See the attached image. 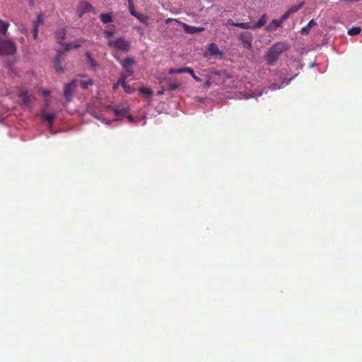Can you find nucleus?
<instances>
[{"mask_svg":"<svg viewBox=\"0 0 362 362\" xmlns=\"http://www.w3.org/2000/svg\"><path fill=\"white\" fill-rule=\"evenodd\" d=\"M8 24H0V56H9L16 53V45L11 40H7L5 35Z\"/></svg>","mask_w":362,"mask_h":362,"instance_id":"1","label":"nucleus"},{"mask_svg":"<svg viewBox=\"0 0 362 362\" xmlns=\"http://www.w3.org/2000/svg\"><path fill=\"white\" fill-rule=\"evenodd\" d=\"M287 50V45L284 42H276L266 52L265 59L267 64L272 65L277 61L278 57Z\"/></svg>","mask_w":362,"mask_h":362,"instance_id":"2","label":"nucleus"},{"mask_svg":"<svg viewBox=\"0 0 362 362\" xmlns=\"http://www.w3.org/2000/svg\"><path fill=\"white\" fill-rule=\"evenodd\" d=\"M79 47H81V44L78 42L65 44V45H64L63 50H58V52H57V56L56 58H54V70H56L57 73L64 72V68L60 65V62L62 60V57L64 53L69 51L71 48L76 49Z\"/></svg>","mask_w":362,"mask_h":362,"instance_id":"3","label":"nucleus"},{"mask_svg":"<svg viewBox=\"0 0 362 362\" xmlns=\"http://www.w3.org/2000/svg\"><path fill=\"white\" fill-rule=\"evenodd\" d=\"M108 47L120 52L127 53L129 50V42L123 37H118L115 40H110L107 42Z\"/></svg>","mask_w":362,"mask_h":362,"instance_id":"4","label":"nucleus"},{"mask_svg":"<svg viewBox=\"0 0 362 362\" xmlns=\"http://www.w3.org/2000/svg\"><path fill=\"white\" fill-rule=\"evenodd\" d=\"M121 65H122V69L124 70V72L121 74L122 75H133V69L132 66L135 64V61L132 57H127L122 61H119Z\"/></svg>","mask_w":362,"mask_h":362,"instance_id":"5","label":"nucleus"},{"mask_svg":"<svg viewBox=\"0 0 362 362\" xmlns=\"http://www.w3.org/2000/svg\"><path fill=\"white\" fill-rule=\"evenodd\" d=\"M18 97L21 98V104L23 106L28 107L30 105L31 102L35 100V97L32 94L28 93L27 90L24 88L19 90Z\"/></svg>","mask_w":362,"mask_h":362,"instance_id":"6","label":"nucleus"},{"mask_svg":"<svg viewBox=\"0 0 362 362\" xmlns=\"http://www.w3.org/2000/svg\"><path fill=\"white\" fill-rule=\"evenodd\" d=\"M93 10L90 4L86 1H81L77 8V13L79 16H82L84 13L90 12Z\"/></svg>","mask_w":362,"mask_h":362,"instance_id":"7","label":"nucleus"},{"mask_svg":"<svg viewBox=\"0 0 362 362\" xmlns=\"http://www.w3.org/2000/svg\"><path fill=\"white\" fill-rule=\"evenodd\" d=\"M208 53L211 57H218L221 58L223 56V52L218 49V46L214 42H211L208 45Z\"/></svg>","mask_w":362,"mask_h":362,"instance_id":"8","label":"nucleus"},{"mask_svg":"<svg viewBox=\"0 0 362 362\" xmlns=\"http://www.w3.org/2000/svg\"><path fill=\"white\" fill-rule=\"evenodd\" d=\"M75 81H73L65 85V88H64V97H65L67 101H70V98L75 88Z\"/></svg>","mask_w":362,"mask_h":362,"instance_id":"9","label":"nucleus"},{"mask_svg":"<svg viewBox=\"0 0 362 362\" xmlns=\"http://www.w3.org/2000/svg\"><path fill=\"white\" fill-rule=\"evenodd\" d=\"M182 28H184V31H185V33H189V34L193 35V34H195L197 33L204 30V28L202 26H199V27L191 26L189 24H182Z\"/></svg>","mask_w":362,"mask_h":362,"instance_id":"10","label":"nucleus"},{"mask_svg":"<svg viewBox=\"0 0 362 362\" xmlns=\"http://www.w3.org/2000/svg\"><path fill=\"white\" fill-rule=\"evenodd\" d=\"M184 73H187L189 75H192L194 74V71L190 67L170 69L169 70V74H182Z\"/></svg>","mask_w":362,"mask_h":362,"instance_id":"11","label":"nucleus"},{"mask_svg":"<svg viewBox=\"0 0 362 362\" xmlns=\"http://www.w3.org/2000/svg\"><path fill=\"white\" fill-rule=\"evenodd\" d=\"M302 6V4H300L298 5L293 6H291L280 18V21H286L288 17L291 14L300 9V8Z\"/></svg>","mask_w":362,"mask_h":362,"instance_id":"12","label":"nucleus"},{"mask_svg":"<svg viewBox=\"0 0 362 362\" xmlns=\"http://www.w3.org/2000/svg\"><path fill=\"white\" fill-rule=\"evenodd\" d=\"M233 26H238L244 29H257L260 28L263 24H232Z\"/></svg>","mask_w":362,"mask_h":362,"instance_id":"13","label":"nucleus"},{"mask_svg":"<svg viewBox=\"0 0 362 362\" xmlns=\"http://www.w3.org/2000/svg\"><path fill=\"white\" fill-rule=\"evenodd\" d=\"M42 117L45 119L47 122H48L49 124H52L53 123V121H54L55 119V114L54 113H47L46 112H42Z\"/></svg>","mask_w":362,"mask_h":362,"instance_id":"14","label":"nucleus"},{"mask_svg":"<svg viewBox=\"0 0 362 362\" xmlns=\"http://www.w3.org/2000/svg\"><path fill=\"white\" fill-rule=\"evenodd\" d=\"M64 36H66V31L64 29L57 32L56 33L57 42H58V43H59V45H61L62 41L64 40Z\"/></svg>","mask_w":362,"mask_h":362,"instance_id":"15","label":"nucleus"},{"mask_svg":"<svg viewBox=\"0 0 362 362\" xmlns=\"http://www.w3.org/2000/svg\"><path fill=\"white\" fill-rule=\"evenodd\" d=\"M132 75H128V74H121V76H119V79H117V86H127V83L125 82V80L127 79V78L128 76H131Z\"/></svg>","mask_w":362,"mask_h":362,"instance_id":"16","label":"nucleus"},{"mask_svg":"<svg viewBox=\"0 0 362 362\" xmlns=\"http://www.w3.org/2000/svg\"><path fill=\"white\" fill-rule=\"evenodd\" d=\"M86 61H88V64H89L90 66H91V67H93V69H95L96 67H98L97 62H95V61L93 59V58H92L90 57V52H86Z\"/></svg>","mask_w":362,"mask_h":362,"instance_id":"17","label":"nucleus"},{"mask_svg":"<svg viewBox=\"0 0 362 362\" xmlns=\"http://www.w3.org/2000/svg\"><path fill=\"white\" fill-rule=\"evenodd\" d=\"M360 33H361V28L358 26H354V27L349 29V31H347V34H349V36L358 35Z\"/></svg>","mask_w":362,"mask_h":362,"instance_id":"18","label":"nucleus"},{"mask_svg":"<svg viewBox=\"0 0 362 362\" xmlns=\"http://www.w3.org/2000/svg\"><path fill=\"white\" fill-rule=\"evenodd\" d=\"M139 92L140 93H142L144 95H146V97L150 98L151 97V95H153V92H151V90L148 88L146 87H141L139 88Z\"/></svg>","mask_w":362,"mask_h":362,"instance_id":"19","label":"nucleus"},{"mask_svg":"<svg viewBox=\"0 0 362 362\" xmlns=\"http://www.w3.org/2000/svg\"><path fill=\"white\" fill-rule=\"evenodd\" d=\"M92 84H93V82L92 81L91 79H88L87 81H82L80 82V86L81 88H82V89H87L90 86H91Z\"/></svg>","mask_w":362,"mask_h":362,"instance_id":"20","label":"nucleus"},{"mask_svg":"<svg viewBox=\"0 0 362 362\" xmlns=\"http://www.w3.org/2000/svg\"><path fill=\"white\" fill-rule=\"evenodd\" d=\"M100 20L103 23H110L112 21V16L110 13H102L100 15Z\"/></svg>","mask_w":362,"mask_h":362,"instance_id":"21","label":"nucleus"},{"mask_svg":"<svg viewBox=\"0 0 362 362\" xmlns=\"http://www.w3.org/2000/svg\"><path fill=\"white\" fill-rule=\"evenodd\" d=\"M180 87V83L177 82L170 83L168 85V88H169L170 91H175L178 89Z\"/></svg>","mask_w":362,"mask_h":362,"instance_id":"22","label":"nucleus"},{"mask_svg":"<svg viewBox=\"0 0 362 362\" xmlns=\"http://www.w3.org/2000/svg\"><path fill=\"white\" fill-rule=\"evenodd\" d=\"M115 34V29L113 28H109L107 30H105L104 35L105 37L110 38Z\"/></svg>","mask_w":362,"mask_h":362,"instance_id":"23","label":"nucleus"},{"mask_svg":"<svg viewBox=\"0 0 362 362\" xmlns=\"http://www.w3.org/2000/svg\"><path fill=\"white\" fill-rule=\"evenodd\" d=\"M126 113H127V110L125 109L115 110V115H117V116H119V115L123 116Z\"/></svg>","mask_w":362,"mask_h":362,"instance_id":"24","label":"nucleus"},{"mask_svg":"<svg viewBox=\"0 0 362 362\" xmlns=\"http://www.w3.org/2000/svg\"><path fill=\"white\" fill-rule=\"evenodd\" d=\"M123 89H124V91L127 93H132L133 91V89L129 86V85L122 86Z\"/></svg>","mask_w":362,"mask_h":362,"instance_id":"25","label":"nucleus"},{"mask_svg":"<svg viewBox=\"0 0 362 362\" xmlns=\"http://www.w3.org/2000/svg\"><path fill=\"white\" fill-rule=\"evenodd\" d=\"M38 24H35V26L33 28V37L34 39H37V34L38 33V30H37V25Z\"/></svg>","mask_w":362,"mask_h":362,"instance_id":"26","label":"nucleus"},{"mask_svg":"<svg viewBox=\"0 0 362 362\" xmlns=\"http://www.w3.org/2000/svg\"><path fill=\"white\" fill-rule=\"evenodd\" d=\"M267 17L265 15H262L257 23H266Z\"/></svg>","mask_w":362,"mask_h":362,"instance_id":"27","label":"nucleus"},{"mask_svg":"<svg viewBox=\"0 0 362 362\" xmlns=\"http://www.w3.org/2000/svg\"><path fill=\"white\" fill-rule=\"evenodd\" d=\"M313 25V24H307L306 27L301 28V32H303V33L308 32V30H309V29L310 28V26Z\"/></svg>","mask_w":362,"mask_h":362,"instance_id":"28","label":"nucleus"},{"mask_svg":"<svg viewBox=\"0 0 362 362\" xmlns=\"http://www.w3.org/2000/svg\"><path fill=\"white\" fill-rule=\"evenodd\" d=\"M134 30H136L140 35H142V34H144V33L142 32V28H141L140 26H134Z\"/></svg>","mask_w":362,"mask_h":362,"instance_id":"29","label":"nucleus"},{"mask_svg":"<svg viewBox=\"0 0 362 362\" xmlns=\"http://www.w3.org/2000/svg\"><path fill=\"white\" fill-rule=\"evenodd\" d=\"M43 21L42 15L40 14L37 16V21H35L34 23H42Z\"/></svg>","mask_w":362,"mask_h":362,"instance_id":"30","label":"nucleus"},{"mask_svg":"<svg viewBox=\"0 0 362 362\" xmlns=\"http://www.w3.org/2000/svg\"><path fill=\"white\" fill-rule=\"evenodd\" d=\"M191 76L193 77L194 80L197 81V82H200V78L196 76L194 74H191Z\"/></svg>","mask_w":362,"mask_h":362,"instance_id":"31","label":"nucleus"},{"mask_svg":"<svg viewBox=\"0 0 362 362\" xmlns=\"http://www.w3.org/2000/svg\"><path fill=\"white\" fill-rule=\"evenodd\" d=\"M271 88H272V90H276V89L279 88V86H277V85L273 83L271 85Z\"/></svg>","mask_w":362,"mask_h":362,"instance_id":"32","label":"nucleus"},{"mask_svg":"<svg viewBox=\"0 0 362 362\" xmlns=\"http://www.w3.org/2000/svg\"><path fill=\"white\" fill-rule=\"evenodd\" d=\"M41 93H42V94L45 95H49V91L48 90H45V89L42 90V92H41Z\"/></svg>","mask_w":362,"mask_h":362,"instance_id":"33","label":"nucleus"},{"mask_svg":"<svg viewBox=\"0 0 362 362\" xmlns=\"http://www.w3.org/2000/svg\"><path fill=\"white\" fill-rule=\"evenodd\" d=\"M272 25H274V29L281 26V24H272ZM269 28H272V25L269 26Z\"/></svg>","mask_w":362,"mask_h":362,"instance_id":"34","label":"nucleus"},{"mask_svg":"<svg viewBox=\"0 0 362 362\" xmlns=\"http://www.w3.org/2000/svg\"><path fill=\"white\" fill-rule=\"evenodd\" d=\"M245 45H247V48L250 49L251 47V44L249 42H245Z\"/></svg>","mask_w":362,"mask_h":362,"instance_id":"35","label":"nucleus"},{"mask_svg":"<svg viewBox=\"0 0 362 362\" xmlns=\"http://www.w3.org/2000/svg\"><path fill=\"white\" fill-rule=\"evenodd\" d=\"M271 23H280V21H278V20L274 19V20H272V22H271Z\"/></svg>","mask_w":362,"mask_h":362,"instance_id":"36","label":"nucleus"},{"mask_svg":"<svg viewBox=\"0 0 362 362\" xmlns=\"http://www.w3.org/2000/svg\"><path fill=\"white\" fill-rule=\"evenodd\" d=\"M119 85H116V83H114L113 88L116 89Z\"/></svg>","mask_w":362,"mask_h":362,"instance_id":"37","label":"nucleus"},{"mask_svg":"<svg viewBox=\"0 0 362 362\" xmlns=\"http://www.w3.org/2000/svg\"><path fill=\"white\" fill-rule=\"evenodd\" d=\"M128 119H129V121H132V115H129L128 116Z\"/></svg>","mask_w":362,"mask_h":362,"instance_id":"38","label":"nucleus"},{"mask_svg":"<svg viewBox=\"0 0 362 362\" xmlns=\"http://www.w3.org/2000/svg\"><path fill=\"white\" fill-rule=\"evenodd\" d=\"M170 21H171V19H170V18H168V19L166 20L165 23H170Z\"/></svg>","mask_w":362,"mask_h":362,"instance_id":"39","label":"nucleus"},{"mask_svg":"<svg viewBox=\"0 0 362 362\" xmlns=\"http://www.w3.org/2000/svg\"><path fill=\"white\" fill-rule=\"evenodd\" d=\"M158 95H162V94H163V90H160V91H158Z\"/></svg>","mask_w":362,"mask_h":362,"instance_id":"40","label":"nucleus"},{"mask_svg":"<svg viewBox=\"0 0 362 362\" xmlns=\"http://www.w3.org/2000/svg\"><path fill=\"white\" fill-rule=\"evenodd\" d=\"M308 23H314L313 19L310 20Z\"/></svg>","mask_w":362,"mask_h":362,"instance_id":"41","label":"nucleus"},{"mask_svg":"<svg viewBox=\"0 0 362 362\" xmlns=\"http://www.w3.org/2000/svg\"><path fill=\"white\" fill-rule=\"evenodd\" d=\"M131 13L132 15L136 16V14L132 11H131Z\"/></svg>","mask_w":362,"mask_h":362,"instance_id":"42","label":"nucleus"},{"mask_svg":"<svg viewBox=\"0 0 362 362\" xmlns=\"http://www.w3.org/2000/svg\"><path fill=\"white\" fill-rule=\"evenodd\" d=\"M0 23H5V22H4V21H1V20H0Z\"/></svg>","mask_w":362,"mask_h":362,"instance_id":"43","label":"nucleus"},{"mask_svg":"<svg viewBox=\"0 0 362 362\" xmlns=\"http://www.w3.org/2000/svg\"><path fill=\"white\" fill-rule=\"evenodd\" d=\"M128 1H129V3L130 4L132 0H128Z\"/></svg>","mask_w":362,"mask_h":362,"instance_id":"44","label":"nucleus"}]
</instances>
